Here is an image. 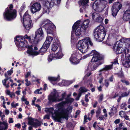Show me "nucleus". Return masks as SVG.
<instances>
[{"label": "nucleus", "mask_w": 130, "mask_h": 130, "mask_svg": "<svg viewBox=\"0 0 130 130\" xmlns=\"http://www.w3.org/2000/svg\"><path fill=\"white\" fill-rule=\"evenodd\" d=\"M66 101H62L57 104L58 109L57 110V122H60L61 118H65L68 120L67 111L66 109L64 108L65 104L73 102L74 99L72 98H65Z\"/></svg>", "instance_id": "nucleus-1"}, {"label": "nucleus", "mask_w": 130, "mask_h": 130, "mask_svg": "<svg viewBox=\"0 0 130 130\" xmlns=\"http://www.w3.org/2000/svg\"><path fill=\"white\" fill-rule=\"evenodd\" d=\"M53 39V37L49 36H47L46 38V40L41 48V50L42 51H40L39 52L35 51L32 50L33 46H31L30 47V49L27 51V53L29 54V55L35 56L38 55L40 52L46 51L49 47Z\"/></svg>", "instance_id": "nucleus-2"}, {"label": "nucleus", "mask_w": 130, "mask_h": 130, "mask_svg": "<svg viewBox=\"0 0 130 130\" xmlns=\"http://www.w3.org/2000/svg\"><path fill=\"white\" fill-rule=\"evenodd\" d=\"M88 43L90 46H93V44L89 38L87 37L80 40L78 44V49L82 53H86L88 50Z\"/></svg>", "instance_id": "nucleus-3"}, {"label": "nucleus", "mask_w": 130, "mask_h": 130, "mask_svg": "<svg viewBox=\"0 0 130 130\" xmlns=\"http://www.w3.org/2000/svg\"><path fill=\"white\" fill-rule=\"evenodd\" d=\"M95 38L100 41H103L106 35V31L104 27L102 26L97 27L94 30L93 34Z\"/></svg>", "instance_id": "nucleus-4"}, {"label": "nucleus", "mask_w": 130, "mask_h": 130, "mask_svg": "<svg viewBox=\"0 0 130 130\" xmlns=\"http://www.w3.org/2000/svg\"><path fill=\"white\" fill-rule=\"evenodd\" d=\"M92 55L93 56L91 60L92 62L98 63V65H101L102 63L101 60L103 59V57L98 52L95 50L92 51L90 54L84 56L83 58L84 59L88 56Z\"/></svg>", "instance_id": "nucleus-5"}, {"label": "nucleus", "mask_w": 130, "mask_h": 130, "mask_svg": "<svg viewBox=\"0 0 130 130\" xmlns=\"http://www.w3.org/2000/svg\"><path fill=\"white\" fill-rule=\"evenodd\" d=\"M13 6L11 5L9 7V9H7L4 13V19L7 20H10L14 18L16 16V11L15 10H12Z\"/></svg>", "instance_id": "nucleus-6"}, {"label": "nucleus", "mask_w": 130, "mask_h": 130, "mask_svg": "<svg viewBox=\"0 0 130 130\" xmlns=\"http://www.w3.org/2000/svg\"><path fill=\"white\" fill-rule=\"evenodd\" d=\"M130 48L129 43H127V45L125 46H122L121 44H114L113 46L112 49L115 53L117 54H121L126 52V50Z\"/></svg>", "instance_id": "nucleus-7"}, {"label": "nucleus", "mask_w": 130, "mask_h": 130, "mask_svg": "<svg viewBox=\"0 0 130 130\" xmlns=\"http://www.w3.org/2000/svg\"><path fill=\"white\" fill-rule=\"evenodd\" d=\"M44 6L43 13L48 14L50 12V8L53 7L55 4L54 3L52 0H41Z\"/></svg>", "instance_id": "nucleus-8"}, {"label": "nucleus", "mask_w": 130, "mask_h": 130, "mask_svg": "<svg viewBox=\"0 0 130 130\" xmlns=\"http://www.w3.org/2000/svg\"><path fill=\"white\" fill-rule=\"evenodd\" d=\"M46 30L47 34H51L54 35V32L56 31V27L55 25L51 22L47 23L43 26Z\"/></svg>", "instance_id": "nucleus-9"}, {"label": "nucleus", "mask_w": 130, "mask_h": 130, "mask_svg": "<svg viewBox=\"0 0 130 130\" xmlns=\"http://www.w3.org/2000/svg\"><path fill=\"white\" fill-rule=\"evenodd\" d=\"M35 36L34 37V43L36 44L41 40L44 36V33L42 28L40 27L38 29L35 31Z\"/></svg>", "instance_id": "nucleus-10"}, {"label": "nucleus", "mask_w": 130, "mask_h": 130, "mask_svg": "<svg viewBox=\"0 0 130 130\" xmlns=\"http://www.w3.org/2000/svg\"><path fill=\"white\" fill-rule=\"evenodd\" d=\"M57 105L56 104L55 106L50 108H45V111L47 113H51L53 119L55 121H57V110L56 109Z\"/></svg>", "instance_id": "nucleus-11"}, {"label": "nucleus", "mask_w": 130, "mask_h": 130, "mask_svg": "<svg viewBox=\"0 0 130 130\" xmlns=\"http://www.w3.org/2000/svg\"><path fill=\"white\" fill-rule=\"evenodd\" d=\"M80 21H76L73 25L72 28V31H74L75 30V34L78 37H80L82 36V29L81 27L79 25Z\"/></svg>", "instance_id": "nucleus-12"}, {"label": "nucleus", "mask_w": 130, "mask_h": 130, "mask_svg": "<svg viewBox=\"0 0 130 130\" xmlns=\"http://www.w3.org/2000/svg\"><path fill=\"white\" fill-rule=\"evenodd\" d=\"M15 39V43L17 46L20 47H24L26 46V42L23 37L21 36H17Z\"/></svg>", "instance_id": "nucleus-13"}, {"label": "nucleus", "mask_w": 130, "mask_h": 130, "mask_svg": "<svg viewBox=\"0 0 130 130\" xmlns=\"http://www.w3.org/2000/svg\"><path fill=\"white\" fill-rule=\"evenodd\" d=\"M122 7L121 5L119 2L114 3L111 8L112 15L115 17Z\"/></svg>", "instance_id": "nucleus-14"}, {"label": "nucleus", "mask_w": 130, "mask_h": 130, "mask_svg": "<svg viewBox=\"0 0 130 130\" xmlns=\"http://www.w3.org/2000/svg\"><path fill=\"white\" fill-rule=\"evenodd\" d=\"M125 54V61L123 63L124 67H130V48L127 49Z\"/></svg>", "instance_id": "nucleus-15"}, {"label": "nucleus", "mask_w": 130, "mask_h": 130, "mask_svg": "<svg viewBox=\"0 0 130 130\" xmlns=\"http://www.w3.org/2000/svg\"><path fill=\"white\" fill-rule=\"evenodd\" d=\"M48 100L51 102H56L57 101V91L55 89L48 96Z\"/></svg>", "instance_id": "nucleus-16"}, {"label": "nucleus", "mask_w": 130, "mask_h": 130, "mask_svg": "<svg viewBox=\"0 0 130 130\" xmlns=\"http://www.w3.org/2000/svg\"><path fill=\"white\" fill-rule=\"evenodd\" d=\"M40 4L39 3H36L32 5L31 7V11L33 13L39 11L41 8Z\"/></svg>", "instance_id": "nucleus-17"}, {"label": "nucleus", "mask_w": 130, "mask_h": 130, "mask_svg": "<svg viewBox=\"0 0 130 130\" xmlns=\"http://www.w3.org/2000/svg\"><path fill=\"white\" fill-rule=\"evenodd\" d=\"M130 38L128 39H126L122 37L119 41L117 42L116 44H121L122 46L124 45L126 46L127 45V43H129L130 44Z\"/></svg>", "instance_id": "nucleus-18"}, {"label": "nucleus", "mask_w": 130, "mask_h": 130, "mask_svg": "<svg viewBox=\"0 0 130 130\" xmlns=\"http://www.w3.org/2000/svg\"><path fill=\"white\" fill-rule=\"evenodd\" d=\"M92 18L95 22L99 23L101 22L103 19L99 13L96 12L92 14Z\"/></svg>", "instance_id": "nucleus-19"}, {"label": "nucleus", "mask_w": 130, "mask_h": 130, "mask_svg": "<svg viewBox=\"0 0 130 130\" xmlns=\"http://www.w3.org/2000/svg\"><path fill=\"white\" fill-rule=\"evenodd\" d=\"M24 25L27 30H29L32 28L33 26V23H32L31 20L25 21L23 22Z\"/></svg>", "instance_id": "nucleus-20"}, {"label": "nucleus", "mask_w": 130, "mask_h": 130, "mask_svg": "<svg viewBox=\"0 0 130 130\" xmlns=\"http://www.w3.org/2000/svg\"><path fill=\"white\" fill-rule=\"evenodd\" d=\"M89 0H79L78 2L80 7H86L88 6Z\"/></svg>", "instance_id": "nucleus-21"}, {"label": "nucleus", "mask_w": 130, "mask_h": 130, "mask_svg": "<svg viewBox=\"0 0 130 130\" xmlns=\"http://www.w3.org/2000/svg\"><path fill=\"white\" fill-rule=\"evenodd\" d=\"M77 53L75 52L72 54L71 57L70 58V61L73 64H77Z\"/></svg>", "instance_id": "nucleus-22"}, {"label": "nucleus", "mask_w": 130, "mask_h": 130, "mask_svg": "<svg viewBox=\"0 0 130 130\" xmlns=\"http://www.w3.org/2000/svg\"><path fill=\"white\" fill-rule=\"evenodd\" d=\"M57 48H59V50L57 53V59H60L63 56V54L61 52V48L60 44L59 41L57 40Z\"/></svg>", "instance_id": "nucleus-23"}, {"label": "nucleus", "mask_w": 130, "mask_h": 130, "mask_svg": "<svg viewBox=\"0 0 130 130\" xmlns=\"http://www.w3.org/2000/svg\"><path fill=\"white\" fill-rule=\"evenodd\" d=\"M112 64L105 65L104 66L103 68L100 70L99 72H101L102 71H108L109 70L112 69Z\"/></svg>", "instance_id": "nucleus-24"}, {"label": "nucleus", "mask_w": 130, "mask_h": 130, "mask_svg": "<svg viewBox=\"0 0 130 130\" xmlns=\"http://www.w3.org/2000/svg\"><path fill=\"white\" fill-rule=\"evenodd\" d=\"M57 52L53 53L52 55H50L48 57V61H51L52 60H55L57 59Z\"/></svg>", "instance_id": "nucleus-25"}, {"label": "nucleus", "mask_w": 130, "mask_h": 130, "mask_svg": "<svg viewBox=\"0 0 130 130\" xmlns=\"http://www.w3.org/2000/svg\"><path fill=\"white\" fill-rule=\"evenodd\" d=\"M89 20H85L80 26H82L81 27L82 29L85 30L88 27V25L89 24Z\"/></svg>", "instance_id": "nucleus-26"}, {"label": "nucleus", "mask_w": 130, "mask_h": 130, "mask_svg": "<svg viewBox=\"0 0 130 130\" xmlns=\"http://www.w3.org/2000/svg\"><path fill=\"white\" fill-rule=\"evenodd\" d=\"M5 76L6 77V78L2 80V83L5 86V87L7 88H8L9 87V82H8V84H6V81L8 80L9 79H10V77H8L7 76V74L5 73Z\"/></svg>", "instance_id": "nucleus-27"}, {"label": "nucleus", "mask_w": 130, "mask_h": 130, "mask_svg": "<svg viewBox=\"0 0 130 130\" xmlns=\"http://www.w3.org/2000/svg\"><path fill=\"white\" fill-rule=\"evenodd\" d=\"M30 16L28 14V11H26L23 16V22L25 21L31 20Z\"/></svg>", "instance_id": "nucleus-28"}, {"label": "nucleus", "mask_w": 130, "mask_h": 130, "mask_svg": "<svg viewBox=\"0 0 130 130\" xmlns=\"http://www.w3.org/2000/svg\"><path fill=\"white\" fill-rule=\"evenodd\" d=\"M48 79L53 85L56 83L57 78L56 77L48 76Z\"/></svg>", "instance_id": "nucleus-29"}, {"label": "nucleus", "mask_w": 130, "mask_h": 130, "mask_svg": "<svg viewBox=\"0 0 130 130\" xmlns=\"http://www.w3.org/2000/svg\"><path fill=\"white\" fill-rule=\"evenodd\" d=\"M57 50V42L56 40L54 41V42L53 44L52 47V50L54 53L57 52H55Z\"/></svg>", "instance_id": "nucleus-30"}, {"label": "nucleus", "mask_w": 130, "mask_h": 130, "mask_svg": "<svg viewBox=\"0 0 130 130\" xmlns=\"http://www.w3.org/2000/svg\"><path fill=\"white\" fill-rule=\"evenodd\" d=\"M42 124V123L39 121L38 120H36L34 126L36 127L40 126Z\"/></svg>", "instance_id": "nucleus-31"}, {"label": "nucleus", "mask_w": 130, "mask_h": 130, "mask_svg": "<svg viewBox=\"0 0 130 130\" xmlns=\"http://www.w3.org/2000/svg\"><path fill=\"white\" fill-rule=\"evenodd\" d=\"M102 1V0H96L93 4V6H95L96 7L99 6Z\"/></svg>", "instance_id": "nucleus-32"}, {"label": "nucleus", "mask_w": 130, "mask_h": 130, "mask_svg": "<svg viewBox=\"0 0 130 130\" xmlns=\"http://www.w3.org/2000/svg\"><path fill=\"white\" fill-rule=\"evenodd\" d=\"M80 91L82 93L87 91L88 90L84 87H81L79 89Z\"/></svg>", "instance_id": "nucleus-33"}, {"label": "nucleus", "mask_w": 130, "mask_h": 130, "mask_svg": "<svg viewBox=\"0 0 130 130\" xmlns=\"http://www.w3.org/2000/svg\"><path fill=\"white\" fill-rule=\"evenodd\" d=\"M66 94V92H65L64 93L62 94V98L61 99H59L57 98V101H60L64 99Z\"/></svg>", "instance_id": "nucleus-34"}, {"label": "nucleus", "mask_w": 130, "mask_h": 130, "mask_svg": "<svg viewBox=\"0 0 130 130\" xmlns=\"http://www.w3.org/2000/svg\"><path fill=\"white\" fill-rule=\"evenodd\" d=\"M35 121V120L32 119L29 120L28 123L30 125L34 126Z\"/></svg>", "instance_id": "nucleus-35"}, {"label": "nucleus", "mask_w": 130, "mask_h": 130, "mask_svg": "<svg viewBox=\"0 0 130 130\" xmlns=\"http://www.w3.org/2000/svg\"><path fill=\"white\" fill-rule=\"evenodd\" d=\"M95 9L98 12H101L103 10V8H102L101 6L96 7Z\"/></svg>", "instance_id": "nucleus-36"}, {"label": "nucleus", "mask_w": 130, "mask_h": 130, "mask_svg": "<svg viewBox=\"0 0 130 130\" xmlns=\"http://www.w3.org/2000/svg\"><path fill=\"white\" fill-rule=\"evenodd\" d=\"M129 92L128 91L123 92L121 94L122 97H125L127 96L129 94Z\"/></svg>", "instance_id": "nucleus-37"}, {"label": "nucleus", "mask_w": 130, "mask_h": 130, "mask_svg": "<svg viewBox=\"0 0 130 130\" xmlns=\"http://www.w3.org/2000/svg\"><path fill=\"white\" fill-rule=\"evenodd\" d=\"M119 114L121 117L123 118L125 116V111H121L119 112Z\"/></svg>", "instance_id": "nucleus-38"}, {"label": "nucleus", "mask_w": 130, "mask_h": 130, "mask_svg": "<svg viewBox=\"0 0 130 130\" xmlns=\"http://www.w3.org/2000/svg\"><path fill=\"white\" fill-rule=\"evenodd\" d=\"M6 93L7 94L10 95L11 97H12L13 96H14V93L11 94L10 91L8 90L6 91Z\"/></svg>", "instance_id": "nucleus-39"}, {"label": "nucleus", "mask_w": 130, "mask_h": 130, "mask_svg": "<svg viewBox=\"0 0 130 130\" xmlns=\"http://www.w3.org/2000/svg\"><path fill=\"white\" fill-rule=\"evenodd\" d=\"M99 65H98V63L96 62L94 64V65L93 66V69H92V70H93L95 69Z\"/></svg>", "instance_id": "nucleus-40"}, {"label": "nucleus", "mask_w": 130, "mask_h": 130, "mask_svg": "<svg viewBox=\"0 0 130 130\" xmlns=\"http://www.w3.org/2000/svg\"><path fill=\"white\" fill-rule=\"evenodd\" d=\"M118 76L121 78H123L124 77V75L123 73L120 72L118 73Z\"/></svg>", "instance_id": "nucleus-41"}, {"label": "nucleus", "mask_w": 130, "mask_h": 130, "mask_svg": "<svg viewBox=\"0 0 130 130\" xmlns=\"http://www.w3.org/2000/svg\"><path fill=\"white\" fill-rule=\"evenodd\" d=\"M99 102H101L103 99V95L102 94H100L99 95Z\"/></svg>", "instance_id": "nucleus-42"}, {"label": "nucleus", "mask_w": 130, "mask_h": 130, "mask_svg": "<svg viewBox=\"0 0 130 130\" xmlns=\"http://www.w3.org/2000/svg\"><path fill=\"white\" fill-rule=\"evenodd\" d=\"M101 113V109L100 108H99L97 111L96 112V117H98L99 116V115Z\"/></svg>", "instance_id": "nucleus-43"}, {"label": "nucleus", "mask_w": 130, "mask_h": 130, "mask_svg": "<svg viewBox=\"0 0 130 130\" xmlns=\"http://www.w3.org/2000/svg\"><path fill=\"white\" fill-rule=\"evenodd\" d=\"M80 12L81 13H83L85 11V9L86 7H80Z\"/></svg>", "instance_id": "nucleus-44"}, {"label": "nucleus", "mask_w": 130, "mask_h": 130, "mask_svg": "<svg viewBox=\"0 0 130 130\" xmlns=\"http://www.w3.org/2000/svg\"><path fill=\"white\" fill-rule=\"evenodd\" d=\"M25 81L26 82L25 84L26 86H29L31 84L30 82L29 81H28L27 79H26L25 80Z\"/></svg>", "instance_id": "nucleus-45"}, {"label": "nucleus", "mask_w": 130, "mask_h": 130, "mask_svg": "<svg viewBox=\"0 0 130 130\" xmlns=\"http://www.w3.org/2000/svg\"><path fill=\"white\" fill-rule=\"evenodd\" d=\"M66 81L65 80H63L62 81V83H58L59 85L60 86H65V84H64Z\"/></svg>", "instance_id": "nucleus-46"}, {"label": "nucleus", "mask_w": 130, "mask_h": 130, "mask_svg": "<svg viewBox=\"0 0 130 130\" xmlns=\"http://www.w3.org/2000/svg\"><path fill=\"white\" fill-rule=\"evenodd\" d=\"M50 118V115L47 114L45 115L43 117V119H49Z\"/></svg>", "instance_id": "nucleus-47"}, {"label": "nucleus", "mask_w": 130, "mask_h": 130, "mask_svg": "<svg viewBox=\"0 0 130 130\" xmlns=\"http://www.w3.org/2000/svg\"><path fill=\"white\" fill-rule=\"evenodd\" d=\"M24 38H25V39H28L29 41H30L31 38L30 37V36H28L27 35H25L24 38Z\"/></svg>", "instance_id": "nucleus-48"}, {"label": "nucleus", "mask_w": 130, "mask_h": 130, "mask_svg": "<svg viewBox=\"0 0 130 130\" xmlns=\"http://www.w3.org/2000/svg\"><path fill=\"white\" fill-rule=\"evenodd\" d=\"M126 105V103H123L121 105V108H123Z\"/></svg>", "instance_id": "nucleus-49"}, {"label": "nucleus", "mask_w": 130, "mask_h": 130, "mask_svg": "<svg viewBox=\"0 0 130 130\" xmlns=\"http://www.w3.org/2000/svg\"><path fill=\"white\" fill-rule=\"evenodd\" d=\"M120 122V119H117L114 121V123L116 124H119Z\"/></svg>", "instance_id": "nucleus-50"}, {"label": "nucleus", "mask_w": 130, "mask_h": 130, "mask_svg": "<svg viewBox=\"0 0 130 130\" xmlns=\"http://www.w3.org/2000/svg\"><path fill=\"white\" fill-rule=\"evenodd\" d=\"M11 105L12 107H15L17 106H18V103H16L15 104L14 103H12L11 104Z\"/></svg>", "instance_id": "nucleus-51"}, {"label": "nucleus", "mask_w": 130, "mask_h": 130, "mask_svg": "<svg viewBox=\"0 0 130 130\" xmlns=\"http://www.w3.org/2000/svg\"><path fill=\"white\" fill-rule=\"evenodd\" d=\"M39 90L38 89H37L34 92V93L36 94H41L42 93L41 92H40Z\"/></svg>", "instance_id": "nucleus-52"}, {"label": "nucleus", "mask_w": 130, "mask_h": 130, "mask_svg": "<svg viewBox=\"0 0 130 130\" xmlns=\"http://www.w3.org/2000/svg\"><path fill=\"white\" fill-rule=\"evenodd\" d=\"M119 128H120V129H122L123 127L124 126H123V123H120L119 124Z\"/></svg>", "instance_id": "nucleus-53"}, {"label": "nucleus", "mask_w": 130, "mask_h": 130, "mask_svg": "<svg viewBox=\"0 0 130 130\" xmlns=\"http://www.w3.org/2000/svg\"><path fill=\"white\" fill-rule=\"evenodd\" d=\"M113 62V64H118V60L117 59H115L114 60V61Z\"/></svg>", "instance_id": "nucleus-54"}, {"label": "nucleus", "mask_w": 130, "mask_h": 130, "mask_svg": "<svg viewBox=\"0 0 130 130\" xmlns=\"http://www.w3.org/2000/svg\"><path fill=\"white\" fill-rule=\"evenodd\" d=\"M13 72L12 70H11L7 72V73L8 75H10Z\"/></svg>", "instance_id": "nucleus-55"}, {"label": "nucleus", "mask_w": 130, "mask_h": 130, "mask_svg": "<svg viewBox=\"0 0 130 130\" xmlns=\"http://www.w3.org/2000/svg\"><path fill=\"white\" fill-rule=\"evenodd\" d=\"M108 14V10H106L105 12V13L103 14V16L104 17H106Z\"/></svg>", "instance_id": "nucleus-56"}, {"label": "nucleus", "mask_w": 130, "mask_h": 130, "mask_svg": "<svg viewBox=\"0 0 130 130\" xmlns=\"http://www.w3.org/2000/svg\"><path fill=\"white\" fill-rule=\"evenodd\" d=\"M124 118L126 120L130 121V119L129 118V116H128L125 115Z\"/></svg>", "instance_id": "nucleus-57"}, {"label": "nucleus", "mask_w": 130, "mask_h": 130, "mask_svg": "<svg viewBox=\"0 0 130 130\" xmlns=\"http://www.w3.org/2000/svg\"><path fill=\"white\" fill-rule=\"evenodd\" d=\"M105 85L106 87H107L109 85V83L107 80H105Z\"/></svg>", "instance_id": "nucleus-58"}, {"label": "nucleus", "mask_w": 130, "mask_h": 130, "mask_svg": "<svg viewBox=\"0 0 130 130\" xmlns=\"http://www.w3.org/2000/svg\"><path fill=\"white\" fill-rule=\"evenodd\" d=\"M1 124H3L5 126V128H7L8 127V125L7 123L5 122H2Z\"/></svg>", "instance_id": "nucleus-59"}, {"label": "nucleus", "mask_w": 130, "mask_h": 130, "mask_svg": "<svg viewBox=\"0 0 130 130\" xmlns=\"http://www.w3.org/2000/svg\"><path fill=\"white\" fill-rule=\"evenodd\" d=\"M13 122L12 118H9V123H12Z\"/></svg>", "instance_id": "nucleus-60"}, {"label": "nucleus", "mask_w": 130, "mask_h": 130, "mask_svg": "<svg viewBox=\"0 0 130 130\" xmlns=\"http://www.w3.org/2000/svg\"><path fill=\"white\" fill-rule=\"evenodd\" d=\"M21 124L20 123H18L17 124H15V127H16L18 128H20L21 127Z\"/></svg>", "instance_id": "nucleus-61"}, {"label": "nucleus", "mask_w": 130, "mask_h": 130, "mask_svg": "<svg viewBox=\"0 0 130 130\" xmlns=\"http://www.w3.org/2000/svg\"><path fill=\"white\" fill-rule=\"evenodd\" d=\"M96 130H104V129L103 128H101L99 126H97V128L96 129Z\"/></svg>", "instance_id": "nucleus-62"}, {"label": "nucleus", "mask_w": 130, "mask_h": 130, "mask_svg": "<svg viewBox=\"0 0 130 130\" xmlns=\"http://www.w3.org/2000/svg\"><path fill=\"white\" fill-rule=\"evenodd\" d=\"M81 102H82V104L84 106H87V104H85V103L84 102V101L83 100H81Z\"/></svg>", "instance_id": "nucleus-63"}, {"label": "nucleus", "mask_w": 130, "mask_h": 130, "mask_svg": "<svg viewBox=\"0 0 130 130\" xmlns=\"http://www.w3.org/2000/svg\"><path fill=\"white\" fill-rule=\"evenodd\" d=\"M110 81L111 82H112L113 81V76H111L109 78Z\"/></svg>", "instance_id": "nucleus-64"}]
</instances>
